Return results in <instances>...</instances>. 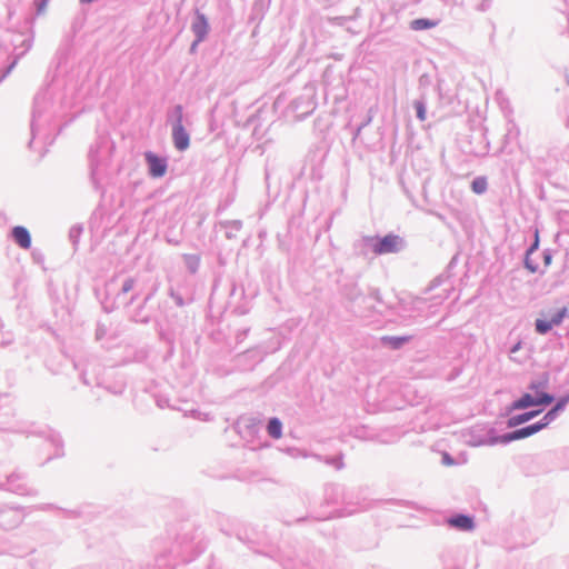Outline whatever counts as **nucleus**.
<instances>
[{
	"mask_svg": "<svg viewBox=\"0 0 569 569\" xmlns=\"http://www.w3.org/2000/svg\"><path fill=\"white\" fill-rule=\"evenodd\" d=\"M531 392L523 393L512 403V409L521 410L533 406H548L553 401V397L547 392L540 391L538 385H530Z\"/></svg>",
	"mask_w": 569,
	"mask_h": 569,
	"instance_id": "1",
	"label": "nucleus"
},
{
	"mask_svg": "<svg viewBox=\"0 0 569 569\" xmlns=\"http://www.w3.org/2000/svg\"><path fill=\"white\" fill-rule=\"evenodd\" d=\"M567 316V308L562 307L555 312L548 315L549 319H537L536 321V330L540 335L547 333L555 326H559L565 317Z\"/></svg>",
	"mask_w": 569,
	"mask_h": 569,
	"instance_id": "2",
	"label": "nucleus"
},
{
	"mask_svg": "<svg viewBox=\"0 0 569 569\" xmlns=\"http://www.w3.org/2000/svg\"><path fill=\"white\" fill-rule=\"evenodd\" d=\"M401 247V239L395 234H388L373 246L376 254L397 252Z\"/></svg>",
	"mask_w": 569,
	"mask_h": 569,
	"instance_id": "3",
	"label": "nucleus"
},
{
	"mask_svg": "<svg viewBox=\"0 0 569 569\" xmlns=\"http://www.w3.org/2000/svg\"><path fill=\"white\" fill-rule=\"evenodd\" d=\"M146 160L149 166V172L153 178H160L167 172V163L164 159L159 158L152 152H146Z\"/></svg>",
	"mask_w": 569,
	"mask_h": 569,
	"instance_id": "4",
	"label": "nucleus"
},
{
	"mask_svg": "<svg viewBox=\"0 0 569 569\" xmlns=\"http://www.w3.org/2000/svg\"><path fill=\"white\" fill-rule=\"evenodd\" d=\"M172 139H173L174 147L178 150L183 151L189 148L190 137H189V133L183 128L180 120L173 126Z\"/></svg>",
	"mask_w": 569,
	"mask_h": 569,
	"instance_id": "5",
	"label": "nucleus"
},
{
	"mask_svg": "<svg viewBox=\"0 0 569 569\" xmlns=\"http://www.w3.org/2000/svg\"><path fill=\"white\" fill-rule=\"evenodd\" d=\"M538 431H539V427L535 426V425H531V426H528V427L518 429V430H516L513 432L505 435L502 437V441L507 442V441H513V440L527 438L529 436L535 435Z\"/></svg>",
	"mask_w": 569,
	"mask_h": 569,
	"instance_id": "6",
	"label": "nucleus"
},
{
	"mask_svg": "<svg viewBox=\"0 0 569 569\" xmlns=\"http://www.w3.org/2000/svg\"><path fill=\"white\" fill-rule=\"evenodd\" d=\"M14 241L23 249H29L31 238L29 231L24 227H14L12 230Z\"/></svg>",
	"mask_w": 569,
	"mask_h": 569,
	"instance_id": "7",
	"label": "nucleus"
},
{
	"mask_svg": "<svg viewBox=\"0 0 569 569\" xmlns=\"http://www.w3.org/2000/svg\"><path fill=\"white\" fill-rule=\"evenodd\" d=\"M448 523L451 527L458 528L460 530L470 531L473 529V520L472 518L465 516V515H458L456 517H452L448 520Z\"/></svg>",
	"mask_w": 569,
	"mask_h": 569,
	"instance_id": "8",
	"label": "nucleus"
},
{
	"mask_svg": "<svg viewBox=\"0 0 569 569\" xmlns=\"http://www.w3.org/2000/svg\"><path fill=\"white\" fill-rule=\"evenodd\" d=\"M192 30L197 36L198 41H202L208 33L209 26L203 14H198L196 21L192 24Z\"/></svg>",
	"mask_w": 569,
	"mask_h": 569,
	"instance_id": "9",
	"label": "nucleus"
},
{
	"mask_svg": "<svg viewBox=\"0 0 569 569\" xmlns=\"http://www.w3.org/2000/svg\"><path fill=\"white\" fill-rule=\"evenodd\" d=\"M539 413H540V410H535V411H529V412H525L522 415L515 416L509 419L508 426L516 427L518 425L525 423V422L531 420L532 418H535L536 416H538Z\"/></svg>",
	"mask_w": 569,
	"mask_h": 569,
	"instance_id": "10",
	"label": "nucleus"
},
{
	"mask_svg": "<svg viewBox=\"0 0 569 569\" xmlns=\"http://www.w3.org/2000/svg\"><path fill=\"white\" fill-rule=\"evenodd\" d=\"M438 26V21L429 20L425 18L415 19L410 22V28L415 31L435 28Z\"/></svg>",
	"mask_w": 569,
	"mask_h": 569,
	"instance_id": "11",
	"label": "nucleus"
},
{
	"mask_svg": "<svg viewBox=\"0 0 569 569\" xmlns=\"http://www.w3.org/2000/svg\"><path fill=\"white\" fill-rule=\"evenodd\" d=\"M267 430L268 433L274 439H279L282 436V425L277 418L270 419Z\"/></svg>",
	"mask_w": 569,
	"mask_h": 569,
	"instance_id": "12",
	"label": "nucleus"
},
{
	"mask_svg": "<svg viewBox=\"0 0 569 569\" xmlns=\"http://www.w3.org/2000/svg\"><path fill=\"white\" fill-rule=\"evenodd\" d=\"M488 183L485 177L476 178L471 183V189L475 193L481 194L487 190Z\"/></svg>",
	"mask_w": 569,
	"mask_h": 569,
	"instance_id": "13",
	"label": "nucleus"
},
{
	"mask_svg": "<svg viewBox=\"0 0 569 569\" xmlns=\"http://www.w3.org/2000/svg\"><path fill=\"white\" fill-rule=\"evenodd\" d=\"M409 339L407 337H383L382 342L390 346L393 349L400 348Z\"/></svg>",
	"mask_w": 569,
	"mask_h": 569,
	"instance_id": "14",
	"label": "nucleus"
},
{
	"mask_svg": "<svg viewBox=\"0 0 569 569\" xmlns=\"http://www.w3.org/2000/svg\"><path fill=\"white\" fill-rule=\"evenodd\" d=\"M553 420H555V411H548L543 416L542 420L540 422L535 423V426H538L539 427V431H540L541 429L547 427Z\"/></svg>",
	"mask_w": 569,
	"mask_h": 569,
	"instance_id": "15",
	"label": "nucleus"
},
{
	"mask_svg": "<svg viewBox=\"0 0 569 569\" xmlns=\"http://www.w3.org/2000/svg\"><path fill=\"white\" fill-rule=\"evenodd\" d=\"M553 420H555V411H548L543 416L542 420L540 422L535 423V426H538L539 427V431H540L541 429L547 427Z\"/></svg>",
	"mask_w": 569,
	"mask_h": 569,
	"instance_id": "16",
	"label": "nucleus"
},
{
	"mask_svg": "<svg viewBox=\"0 0 569 569\" xmlns=\"http://www.w3.org/2000/svg\"><path fill=\"white\" fill-rule=\"evenodd\" d=\"M416 110H417V117L421 120H426V109L422 102H416L415 103Z\"/></svg>",
	"mask_w": 569,
	"mask_h": 569,
	"instance_id": "17",
	"label": "nucleus"
},
{
	"mask_svg": "<svg viewBox=\"0 0 569 569\" xmlns=\"http://www.w3.org/2000/svg\"><path fill=\"white\" fill-rule=\"evenodd\" d=\"M565 403H566V401H565V400H562V401L558 402V403H557V405H556V406L550 410V411H555V417L557 416V412L563 408Z\"/></svg>",
	"mask_w": 569,
	"mask_h": 569,
	"instance_id": "18",
	"label": "nucleus"
},
{
	"mask_svg": "<svg viewBox=\"0 0 569 569\" xmlns=\"http://www.w3.org/2000/svg\"><path fill=\"white\" fill-rule=\"evenodd\" d=\"M130 288H131V281H130V282H128V283L124 286V291L130 290Z\"/></svg>",
	"mask_w": 569,
	"mask_h": 569,
	"instance_id": "19",
	"label": "nucleus"
},
{
	"mask_svg": "<svg viewBox=\"0 0 569 569\" xmlns=\"http://www.w3.org/2000/svg\"><path fill=\"white\" fill-rule=\"evenodd\" d=\"M43 7H46V3L43 2L42 6L39 8V10H42Z\"/></svg>",
	"mask_w": 569,
	"mask_h": 569,
	"instance_id": "20",
	"label": "nucleus"
}]
</instances>
